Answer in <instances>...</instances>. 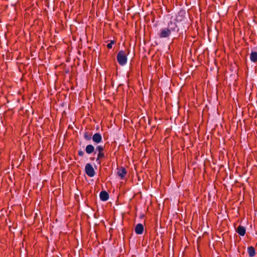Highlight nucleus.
I'll use <instances>...</instances> for the list:
<instances>
[{"mask_svg": "<svg viewBox=\"0 0 257 257\" xmlns=\"http://www.w3.org/2000/svg\"><path fill=\"white\" fill-rule=\"evenodd\" d=\"M85 173L90 177H93L95 174V172L90 163H87L85 167Z\"/></svg>", "mask_w": 257, "mask_h": 257, "instance_id": "20e7f679", "label": "nucleus"}, {"mask_svg": "<svg viewBox=\"0 0 257 257\" xmlns=\"http://www.w3.org/2000/svg\"><path fill=\"white\" fill-rule=\"evenodd\" d=\"M185 14L184 11H180L176 17H171L168 23L167 27L172 32L180 34L183 33V31L185 29L184 25L186 24Z\"/></svg>", "mask_w": 257, "mask_h": 257, "instance_id": "f257e3e1", "label": "nucleus"}, {"mask_svg": "<svg viewBox=\"0 0 257 257\" xmlns=\"http://www.w3.org/2000/svg\"><path fill=\"white\" fill-rule=\"evenodd\" d=\"M235 231L240 235L243 236L245 234L246 229L245 227L240 225L237 228H235Z\"/></svg>", "mask_w": 257, "mask_h": 257, "instance_id": "0eeeda50", "label": "nucleus"}, {"mask_svg": "<svg viewBox=\"0 0 257 257\" xmlns=\"http://www.w3.org/2000/svg\"><path fill=\"white\" fill-rule=\"evenodd\" d=\"M78 154L79 156H83L84 155V152L82 150H79L78 152Z\"/></svg>", "mask_w": 257, "mask_h": 257, "instance_id": "f3484780", "label": "nucleus"}, {"mask_svg": "<svg viewBox=\"0 0 257 257\" xmlns=\"http://www.w3.org/2000/svg\"><path fill=\"white\" fill-rule=\"evenodd\" d=\"M250 59L253 62L257 61V52L255 51H252L250 55Z\"/></svg>", "mask_w": 257, "mask_h": 257, "instance_id": "f8f14e48", "label": "nucleus"}, {"mask_svg": "<svg viewBox=\"0 0 257 257\" xmlns=\"http://www.w3.org/2000/svg\"><path fill=\"white\" fill-rule=\"evenodd\" d=\"M171 32L168 27L163 28L160 30L158 36L160 38H167L170 36Z\"/></svg>", "mask_w": 257, "mask_h": 257, "instance_id": "7ed1b4c3", "label": "nucleus"}, {"mask_svg": "<svg viewBox=\"0 0 257 257\" xmlns=\"http://www.w3.org/2000/svg\"><path fill=\"white\" fill-rule=\"evenodd\" d=\"M114 44V41L113 40H111L110 41V42L107 45V47L108 49H111L112 47V45H113Z\"/></svg>", "mask_w": 257, "mask_h": 257, "instance_id": "dca6fc26", "label": "nucleus"}, {"mask_svg": "<svg viewBox=\"0 0 257 257\" xmlns=\"http://www.w3.org/2000/svg\"><path fill=\"white\" fill-rule=\"evenodd\" d=\"M104 157V154L103 152H101V153H98V155H97V157L96 159V161L97 162H98V163L99 164L100 163V159L101 158H103Z\"/></svg>", "mask_w": 257, "mask_h": 257, "instance_id": "ddd939ff", "label": "nucleus"}, {"mask_svg": "<svg viewBox=\"0 0 257 257\" xmlns=\"http://www.w3.org/2000/svg\"><path fill=\"white\" fill-rule=\"evenodd\" d=\"M118 171L117 172V174L118 176L120 177L121 179H123L126 174V171L124 167H121L120 169H117Z\"/></svg>", "mask_w": 257, "mask_h": 257, "instance_id": "1a4fd4ad", "label": "nucleus"}, {"mask_svg": "<svg viewBox=\"0 0 257 257\" xmlns=\"http://www.w3.org/2000/svg\"><path fill=\"white\" fill-rule=\"evenodd\" d=\"M117 60L118 63L121 66L126 64L127 62V57L124 51H119L117 54Z\"/></svg>", "mask_w": 257, "mask_h": 257, "instance_id": "f03ea898", "label": "nucleus"}, {"mask_svg": "<svg viewBox=\"0 0 257 257\" xmlns=\"http://www.w3.org/2000/svg\"><path fill=\"white\" fill-rule=\"evenodd\" d=\"M144 226L142 223H138L136 225L135 231L137 234H142L144 231Z\"/></svg>", "mask_w": 257, "mask_h": 257, "instance_id": "423d86ee", "label": "nucleus"}, {"mask_svg": "<svg viewBox=\"0 0 257 257\" xmlns=\"http://www.w3.org/2000/svg\"><path fill=\"white\" fill-rule=\"evenodd\" d=\"M247 252L250 257L254 256L255 254V249L252 246L247 247Z\"/></svg>", "mask_w": 257, "mask_h": 257, "instance_id": "9b49d317", "label": "nucleus"}, {"mask_svg": "<svg viewBox=\"0 0 257 257\" xmlns=\"http://www.w3.org/2000/svg\"><path fill=\"white\" fill-rule=\"evenodd\" d=\"M95 150L94 146L92 145H88L85 148V151L88 154H91Z\"/></svg>", "mask_w": 257, "mask_h": 257, "instance_id": "9d476101", "label": "nucleus"}, {"mask_svg": "<svg viewBox=\"0 0 257 257\" xmlns=\"http://www.w3.org/2000/svg\"><path fill=\"white\" fill-rule=\"evenodd\" d=\"M90 159H91V160H94V158H90Z\"/></svg>", "mask_w": 257, "mask_h": 257, "instance_id": "a211bd4d", "label": "nucleus"}, {"mask_svg": "<svg viewBox=\"0 0 257 257\" xmlns=\"http://www.w3.org/2000/svg\"><path fill=\"white\" fill-rule=\"evenodd\" d=\"M100 199L101 201H105L109 199V194L105 191H102L99 194Z\"/></svg>", "mask_w": 257, "mask_h": 257, "instance_id": "6e6552de", "label": "nucleus"}, {"mask_svg": "<svg viewBox=\"0 0 257 257\" xmlns=\"http://www.w3.org/2000/svg\"><path fill=\"white\" fill-rule=\"evenodd\" d=\"M84 138L87 141H90L92 139L91 136L89 135L87 132L84 133Z\"/></svg>", "mask_w": 257, "mask_h": 257, "instance_id": "2eb2a0df", "label": "nucleus"}, {"mask_svg": "<svg viewBox=\"0 0 257 257\" xmlns=\"http://www.w3.org/2000/svg\"><path fill=\"white\" fill-rule=\"evenodd\" d=\"M92 139L95 143L99 144L102 141V138L100 134L97 133L93 135L92 137Z\"/></svg>", "mask_w": 257, "mask_h": 257, "instance_id": "39448f33", "label": "nucleus"}, {"mask_svg": "<svg viewBox=\"0 0 257 257\" xmlns=\"http://www.w3.org/2000/svg\"><path fill=\"white\" fill-rule=\"evenodd\" d=\"M104 146H102V145H99V146H97L96 148V151H98V153H101V152H103L104 151Z\"/></svg>", "mask_w": 257, "mask_h": 257, "instance_id": "4468645a", "label": "nucleus"}]
</instances>
